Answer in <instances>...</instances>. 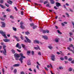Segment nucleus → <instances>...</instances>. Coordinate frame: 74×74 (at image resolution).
<instances>
[{
	"mask_svg": "<svg viewBox=\"0 0 74 74\" xmlns=\"http://www.w3.org/2000/svg\"><path fill=\"white\" fill-rule=\"evenodd\" d=\"M20 55L21 56V58L19 59V61L21 62V63H23L22 60L23 59V58H25V57L23 56V54L22 53H20Z\"/></svg>",
	"mask_w": 74,
	"mask_h": 74,
	"instance_id": "nucleus-1",
	"label": "nucleus"
},
{
	"mask_svg": "<svg viewBox=\"0 0 74 74\" xmlns=\"http://www.w3.org/2000/svg\"><path fill=\"white\" fill-rule=\"evenodd\" d=\"M6 46L5 45H3V50L2 51V52L3 53L4 55H6V53H7V51H6V49H5V47Z\"/></svg>",
	"mask_w": 74,
	"mask_h": 74,
	"instance_id": "nucleus-2",
	"label": "nucleus"
},
{
	"mask_svg": "<svg viewBox=\"0 0 74 74\" xmlns=\"http://www.w3.org/2000/svg\"><path fill=\"white\" fill-rule=\"evenodd\" d=\"M0 33L2 34L3 36L5 38H7L6 36L5 35V32H4L2 31L1 30L0 31Z\"/></svg>",
	"mask_w": 74,
	"mask_h": 74,
	"instance_id": "nucleus-3",
	"label": "nucleus"
},
{
	"mask_svg": "<svg viewBox=\"0 0 74 74\" xmlns=\"http://www.w3.org/2000/svg\"><path fill=\"white\" fill-rule=\"evenodd\" d=\"M25 38H26V40H24V41L25 42H27L29 43H31V42H32L31 40L28 38H27L26 36H25Z\"/></svg>",
	"mask_w": 74,
	"mask_h": 74,
	"instance_id": "nucleus-4",
	"label": "nucleus"
},
{
	"mask_svg": "<svg viewBox=\"0 0 74 74\" xmlns=\"http://www.w3.org/2000/svg\"><path fill=\"white\" fill-rule=\"evenodd\" d=\"M51 60L53 61H55V55H51Z\"/></svg>",
	"mask_w": 74,
	"mask_h": 74,
	"instance_id": "nucleus-5",
	"label": "nucleus"
},
{
	"mask_svg": "<svg viewBox=\"0 0 74 74\" xmlns=\"http://www.w3.org/2000/svg\"><path fill=\"white\" fill-rule=\"evenodd\" d=\"M34 43L35 44H40V41L37 40H35L34 41Z\"/></svg>",
	"mask_w": 74,
	"mask_h": 74,
	"instance_id": "nucleus-6",
	"label": "nucleus"
},
{
	"mask_svg": "<svg viewBox=\"0 0 74 74\" xmlns=\"http://www.w3.org/2000/svg\"><path fill=\"white\" fill-rule=\"evenodd\" d=\"M13 37L14 38H16V40H17V41L19 42L20 41V39L18 37H17L15 36H14Z\"/></svg>",
	"mask_w": 74,
	"mask_h": 74,
	"instance_id": "nucleus-7",
	"label": "nucleus"
},
{
	"mask_svg": "<svg viewBox=\"0 0 74 74\" xmlns=\"http://www.w3.org/2000/svg\"><path fill=\"white\" fill-rule=\"evenodd\" d=\"M1 24H2V25L1 26V27H5V23L4 22H1Z\"/></svg>",
	"mask_w": 74,
	"mask_h": 74,
	"instance_id": "nucleus-8",
	"label": "nucleus"
},
{
	"mask_svg": "<svg viewBox=\"0 0 74 74\" xmlns=\"http://www.w3.org/2000/svg\"><path fill=\"white\" fill-rule=\"evenodd\" d=\"M42 37L45 39V40H47L48 39V37H47V36H43Z\"/></svg>",
	"mask_w": 74,
	"mask_h": 74,
	"instance_id": "nucleus-9",
	"label": "nucleus"
},
{
	"mask_svg": "<svg viewBox=\"0 0 74 74\" xmlns=\"http://www.w3.org/2000/svg\"><path fill=\"white\" fill-rule=\"evenodd\" d=\"M73 49L74 50H72L71 49H70L69 47H68L67 49H68V50H69V51H72V52L74 53V47H73Z\"/></svg>",
	"mask_w": 74,
	"mask_h": 74,
	"instance_id": "nucleus-10",
	"label": "nucleus"
},
{
	"mask_svg": "<svg viewBox=\"0 0 74 74\" xmlns=\"http://www.w3.org/2000/svg\"><path fill=\"white\" fill-rule=\"evenodd\" d=\"M49 32V30H43L42 31V33H48Z\"/></svg>",
	"mask_w": 74,
	"mask_h": 74,
	"instance_id": "nucleus-11",
	"label": "nucleus"
},
{
	"mask_svg": "<svg viewBox=\"0 0 74 74\" xmlns=\"http://www.w3.org/2000/svg\"><path fill=\"white\" fill-rule=\"evenodd\" d=\"M56 6L57 7H59V6H61V5H60V3H56Z\"/></svg>",
	"mask_w": 74,
	"mask_h": 74,
	"instance_id": "nucleus-12",
	"label": "nucleus"
},
{
	"mask_svg": "<svg viewBox=\"0 0 74 74\" xmlns=\"http://www.w3.org/2000/svg\"><path fill=\"white\" fill-rule=\"evenodd\" d=\"M27 64L28 65V66H30V65L32 64V63H31V62H30V60H28L27 61Z\"/></svg>",
	"mask_w": 74,
	"mask_h": 74,
	"instance_id": "nucleus-13",
	"label": "nucleus"
},
{
	"mask_svg": "<svg viewBox=\"0 0 74 74\" xmlns=\"http://www.w3.org/2000/svg\"><path fill=\"white\" fill-rule=\"evenodd\" d=\"M4 41L5 42H9L10 41V39H3Z\"/></svg>",
	"mask_w": 74,
	"mask_h": 74,
	"instance_id": "nucleus-14",
	"label": "nucleus"
},
{
	"mask_svg": "<svg viewBox=\"0 0 74 74\" xmlns=\"http://www.w3.org/2000/svg\"><path fill=\"white\" fill-rule=\"evenodd\" d=\"M14 56L15 58H18V57H19V55L18 54H16V53H15L14 54Z\"/></svg>",
	"mask_w": 74,
	"mask_h": 74,
	"instance_id": "nucleus-15",
	"label": "nucleus"
},
{
	"mask_svg": "<svg viewBox=\"0 0 74 74\" xmlns=\"http://www.w3.org/2000/svg\"><path fill=\"white\" fill-rule=\"evenodd\" d=\"M19 64H15L13 65V66L14 67H19Z\"/></svg>",
	"mask_w": 74,
	"mask_h": 74,
	"instance_id": "nucleus-16",
	"label": "nucleus"
},
{
	"mask_svg": "<svg viewBox=\"0 0 74 74\" xmlns=\"http://www.w3.org/2000/svg\"><path fill=\"white\" fill-rule=\"evenodd\" d=\"M50 1L52 4H53L55 3V1H54V0H50Z\"/></svg>",
	"mask_w": 74,
	"mask_h": 74,
	"instance_id": "nucleus-17",
	"label": "nucleus"
},
{
	"mask_svg": "<svg viewBox=\"0 0 74 74\" xmlns=\"http://www.w3.org/2000/svg\"><path fill=\"white\" fill-rule=\"evenodd\" d=\"M7 2L10 4H12V2L10 0L8 1Z\"/></svg>",
	"mask_w": 74,
	"mask_h": 74,
	"instance_id": "nucleus-18",
	"label": "nucleus"
},
{
	"mask_svg": "<svg viewBox=\"0 0 74 74\" xmlns=\"http://www.w3.org/2000/svg\"><path fill=\"white\" fill-rule=\"evenodd\" d=\"M11 51L12 53L14 54L15 53V51L14 49H12Z\"/></svg>",
	"mask_w": 74,
	"mask_h": 74,
	"instance_id": "nucleus-19",
	"label": "nucleus"
},
{
	"mask_svg": "<svg viewBox=\"0 0 74 74\" xmlns=\"http://www.w3.org/2000/svg\"><path fill=\"white\" fill-rule=\"evenodd\" d=\"M37 47H34V49H36V50H37V49H40V48L39 47V46H38V45H37Z\"/></svg>",
	"mask_w": 74,
	"mask_h": 74,
	"instance_id": "nucleus-20",
	"label": "nucleus"
},
{
	"mask_svg": "<svg viewBox=\"0 0 74 74\" xmlns=\"http://www.w3.org/2000/svg\"><path fill=\"white\" fill-rule=\"evenodd\" d=\"M0 7H1L2 8H5V7L1 4H0Z\"/></svg>",
	"mask_w": 74,
	"mask_h": 74,
	"instance_id": "nucleus-21",
	"label": "nucleus"
},
{
	"mask_svg": "<svg viewBox=\"0 0 74 74\" xmlns=\"http://www.w3.org/2000/svg\"><path fill=\"white\" fill-rule=\"evenodd\" d=\"M25 34L26 35H29V34H30V33H29V32L27 31L25 32Z\"/></svg>",
	"mask_w": 74,
	"mask_h": 74,
	"instance_id": "nucleus-22",
	"label": "nucleus"
},
{
	"mask_svg": "<svg viewBox=\"0 0 74 74\" xmlns=\"http://www.w3.org/2000/svg\"><path fill=\"white\" fill-rule=\"evenodd\" d=\"M20 27L21 29H25V27L23 25H21Z\"/></svg>",
	"mask_w": 74,
	"mask_h": 74,
	"instance_id": "nucleus-23",
	"label": "nucleus"
},
{
	"mask_svg": "<svg viewBox=\"0 0 74 74\" xmlns=\"http://www.w3.org/2000/svg\"><path fill=\"white\" fill-rule=\"evenodd\" d=\"M13 30H14V31H15V32H16V28L15 27H12Z\"/></svg>",
	"mask_w": 74,
	"mask_h": 74,
	"instance_id": "nucleus-24",
	"label": "nucleus"
},
{
	"mask_svg": "<svg viewBox=\"0 0 74 74\" xmlns=\"http://www.w3.org/2000/svg\"><path fill=\"white\" fill-rule=\"evenodd\" d=\"M48 47L49 48V49H52V48H53V47H52L51 46H49Z\"/></svg>",
	"mask_w": 74,
	"mask_h": 74,
	"instance_id": "nucleus-25",
	"label": "nucleus"
},
{
	"mask_svg": "<svg viewBox=\"0 0 74 74\" xmlns=\"http://www.w3.org/2000/svg\"><path fill=\"white\" fill-rule=\"evenodd\" d=\"M37 26L36 25H35L34 26V25L33 26V29H36V28H37Z\"/></svg>",
	"mask_w": 74,
	"mask_h": 74,
	"instance_id": "nucleus-26",
	"label": "nucleus"
},
{
	"mask_svg": "<svg viewBox=\"0 0 74 74\" xmlns=\"http://www.w3.org/2000/svg\"><path fill=\"white\" fill-rule=\"evenodd\" d=\"M14 74H16V72H17V70L16 69H15L14 70Z\"/></svg>",
	"mask_w": 74,
	"mask_h": 74,
	"instance_id": "nucleus-27",
	"label": "nucleus"
},
{
	"mask_svg": "<svg viewBox=\"0 0 74 74\" xmlns=\"http://www.w3.org/2000/svg\"><path fill=\"white\" fill-rule=\"evenodd\" d=\"M21 46L23 48H25V45L23 44H21Z\"/></svg>",
	"mask_w": 74,
	"mask_h": 74,
	"instance_id": "nucleus-28",
	"label": "nucleus"
},
{
	"mask_svg": "<svg viewBox=\"0 0 74 74\" xmlns=\"http://www.w3.org/2000/svg\"><path fill=\"white\" fill-rule=\"evenodd\" d=\"M59 69L60 70H63V68L62 66H60L59 67Z\"/></svg>",
	"mask_w": 74,
	"mask_h": 74,
	"instance_id": "nucleus-29",
	"label": "nucleus"
},
{
	"mask_svg": "<svg viewBox=\"0 0 74 74\" xmlns=\"http://www.w3.org/2000/svg\"><path fill=\"white\" fill-rule=\"evenodd\" d=\"M57 32L58 33H59V34H62V33L60 32V31H59V30H57Z\"/></svg>",
	"mask_w": 74,
	"mask_h": 74,
	"instance_id": "nucleus-30",
	"label": "nucleus"
},
{
	"mask_svg": "<svg viewBox=\"0 0 74 74\" xmlns=\"http://www.w3.org/2000/svg\"><path fill=\"white\" fill-rule=\"evenodd\" d=\"M69 35L71 36L72 35H73V34L71 32H70L69 33Z\"/></svg>",
	"mask_w": 74,
	"mask_h": 74,
	"instance_id": "nucleus-31",
	"label": "nucleus"
},
{
	"mask_svg": "<svg viewBox=\"0 0 74 74\" xmlns=\"http://www.w3.org/2000/svg\"><path fill=\"white\" fill-rule=\"evenodd\" d=\"M72 70H73V69H72V68H69V71H72Z\"/></svg>",
	"mask_w": 74,
	"mask_h": 74,
	"instance_id": "nucleus-32",
	"label": "nucleus"
},
{
	"mask_svg": "<svg viewBox=\"0 0 74 74\" xmlns=\"http://www.w3.org/2000/svg\"><path fill=\"white\" fill-rule=\"evenodd\" d=\"M6 11L7 12H10L11 10L10 9L8 8L6 10Z\"/></svg>",
	"mask_w": 74,
	"mask_h": 74,
	"instance_id": "nucleus-33",
	"label": "nucleus"
},
{
	"mask_svg": "<svg viewBox=\"0 0 74 74\" xmlns=\"http://www.w3.org/2000/svg\"><path fill=\"white\" fill-rule=\"evenodd\" d=\"M69 47H71L73 48V47H74V45H73L72 44H71V45H70Z\"/></svg>",
	"mask_w": 74,
	"mask_h": 74,
	"instance_id": "nucleus-34",
	"label": "nucleus"
},
{
	"mask_svg": "<svg viewBox=\"0 0 74 74\" xmlns=\"http://www.w3.org/2000/svg\"><path fill=\"white\" fill-rule=\"evenodd\" d=\"M55 41L56 42H58V39L56 38L55 39Z\"/></svg>",
	"mask_w": 74,
	"mask_h": 74,
	"instance_id": "nucleus-35",
	"label": "nucleus"
},
{
	"mask_svg": "<svg viewBox=\"0 0 74 74\" xmlns=\"http://www.w3.org/2000/svg\"><path fill=\"white\" fill-rule=\"evenodd\" d=\"M10 18H11V19H14V16H13L11 15L10 16Z\"/></svg>",
	"mask_w": 74,
	"mask_h": 74,
	"instance_id": "nucleus-36",
	"label": "nucleus"
},
{
	"mask_svg": "<svg viewBox=\"0 0 74 74\" xmlns=\"http://www.w3.org/2000/svg\"><path fill=\"white\" fill-rule=\"evenodd\" d=\"M19 44L18 43H17L16 45V47L17 48H18V47H19Z\"/></svg>",
	"mask_w": 74,
	"mask_h": 74,
	"instance_id": "nucleus-37",
	"label": "nucleus"
},
{
	"mask_svg": "<svg viewBox=\"0 0 74 74\" xmlns=\"http://www.w3.org/2000/svg\"><path fill=\"white\" fill-rule=\"evenodd\" d=\"M1 21H4V20H5V18H1Z\"/></svg>",
	"mask_w": 74,
	"mask_h": 74,
	"instance_id": "nucleus-38",
	"label": "nucleus"
},
{
	"mask_svg": "<svg viewBox=\"0 0 74 74\" xmlns=\"http://www.w3.org/2000/svg\"><path fill=\"white\" fill-rule=\"evenodd\" d=\"M64 59H65V60H67L68 59V57L66 56H65L64 57Z\"/></svg>",
	"mask_w": 74,
	"mask_h": 74,
	"instance_id": "nucleus-39",
	"label": "nucleus"
},
{
	"mask_svg": "<svg viewBox=\"0 0 74 74\" xmlns=\"http://www.w3.org/2000/svg\"><path fill=\"white\" fill-rule=\"evenodd\" d=\"M21 40H23V37L22 36V35H21Z\"/></svg>",
	"mask_w": 74,
	"mask_h": 74,
	"instance_id": "nucleus-40",
	"label": "nucleus"
},
{
	"mask_svg": "<svg viewBox=\"0 0 74 74\" xmlns=\"http://www.w3.org/2000/svg\"><path fill=\"white\" fill-rule=\"evenodd\" d=\"M60 59L61 60H64V58L63 57H61L60 58Z\"/></svg>",
	"mask_w": 74,
	"mask_h": 74,
	"instance_id": "nucleus-41",
	"label": "nucleus"
},
{
	"mask_svg": "<svg viewBox=\"0 0 74 74\" xmlns=\"http://www.w3.org/2000/svg\"><path fill=\"white\" fill-rule=\"evenodd\" d=\"M3 0H0V3H1V4H2V3H3Z\"/></svg>",
	"mask_w": 74,
	"mask_h": 74,
	"instance_id": "nucleus-42",
	"label": "nucleus"
},
{
	"mask_svg": "<svg viewBox=\"0 0 74 74\" xmlns=\"http://www.w3.org/2000/svg\"><path fill=\"white\" fill-rule=\"evenodd\" d=\"M34 24L32 23V24H30V26H31L33 27V26H34Z\"/></svg>",
	"mask_w": 74,
	"mask_h": 74,
	"instance_id": "nucleus-43",
	"label": "nucleus"
},
{
	"mask_svg": "<svg viewBox=\"0 0 74 74\" xmlns=\"http://www.w3.org/2000/svg\"><path fill=\"white\" fill-rule=\"evenodd\" d=\"M19 57H16L15 59L16 60H19Z\"/></svg>",
	"mask_w": 74,
	"mask_h": 74,
	"instance_id": "nucleus-44",
	"label": "nucleus"
},
{
	"mask_svg": "<svg viewBox=\"0 0 74 74\" xmlns=\"http://www.w3.org/2000/svg\"><path fill=\"white\" fill-rule=\"evenodd\" d=\"M38 54L40 56H41V52H38Z\"/></svg>",
	"mask_w": 74,
	"mask_h": 74,
	"instance_id": "nucleus-45",
	"label": "nucleus"
},
{
	"mask_svg": "<svg viewBox=\"0 0 74 74\" xmlns=\"http://www.w3.org/2000/svg\"><path fill=\"white\" fill-rule=\"evenodd\" d=\"M21 74H25V72L23 71H21L20 73Z\"/></svg>",
	"mask_w": 74,
	"mask_h": 74,
	"instance_id": "nucleus-46",
	"label": "nucleus"
},
{
	"mask_svg": "<svg viewBox=\"0 0 74 74\" xmlns=\"http://www.w3.org/2000/svg\"><path fill=\"white\" fill-rule=\"evenodd\" d=\"M66 15H67V17H69V13H66Z\"/></svg>",
	"mask_w": 74,
	"mask_h": 74,
	"instance_id": "nucleus-47",
	"label": "nucleus"
},
{
	"mask_svg": "<svg viewBox=\"0 0 74 74\" xmlns=\"http://www.w3.org/2000/svg\"><path fill=\"white\" fill-rule=\"evenodd\" d=\"M5 5H6V6L7 7H9V5H8L7 4L5 3Z\"/></svg>",
	"mask_w": 74,
	"mask_h": 74,
	"instance_id": "nucleus-48",
	"label": "nucleus"
},
{
	"mask_svg": "<svg viewBox=\"0 0 74 74\" xmlns=\"http://www.w3.org/2000/svg\"><path fill=\"white\" fill-rule=\"evenodd\" d=\"M23 23L22 22H21L20 23V25H21V26H22V25H23Z\"/></svg>",
	"mask_w": 74,
	"mask_h": 74,
	"instance_id": "nucleus-49",
	"label": "nucleus"
},
{
	"mask_svg": "<svg viewBox=\"0 0 74 74\" xmlns=\"http://www.w3.org/2000/svg\"><path fill=\"white\" fill-rule=\"evenodd\" d=\"M45 70H46V71H48V68H47L46 67H45Z\"/></svg>",
	"mask_w": 74,
	"mask_h": 74,
	"instance_id": "nucleus-50",
	"label": "nucleus"
},
{
	"mask_svg": "<svg viewBox=\"0 0 74 74\" xmlns=\"http://www.w3.org/2000/svg\"><path fill=\"white\" fill-rule=\"evenodd\" d=\"M10 69L11 70H12L14 69V67L13 66H11Z\"/></svg>",
	"mask_w": 74,
	"mask_h": 74,
	"instance_id": "nucleus-51",
	"label": "nucleus"
},
{
	"mask_svg": "<svg viewBox=\"0 0 74 74\" xmlns=\"http://www.w3.org/2000/svg\"><path fill=\"white\" fill-rule=\"evenodd\" d=\"M31 51H28L27 52V54H28V53H30Z\"/></svg>",
	"mask_w": 74,
	"mask_h": 74,
	"instance_id": "nucleus-52",
	"label": "nucleus"
},
{
	"mask_svg": "<svg viewBox=\"0 0 74 74\" xmlns=\"http://www.w3.org/2000/svg\"><path fill=\"white\" fill-rule=\"evenodd\" d=\"M47 3H48L47 1H45L44 2V4H47Z\"/></svg>",
	"mask_w": 74,
	"mask_h": 74,
	"instance_id": "nucleus-53",
	"label": "nucleus"
},
{
	"mask_svg": "<svg viewBox=\"0 0 74 74\" xmlns=\"http://www.w3.org/2000/svg\"><path fill=\"white\" fill-rule=\"evenodd\" d=\"M39 2H40V3H43L44 1H43V0H40Z\"/></svg>",
	"mask_w": 74,
	"mask_h": 74,
	"instance_id": "nucleus-54",
	"label": "nucleus"
},
{
	"mask_svg": "<svg viewBox=\"0 0 74 74\" xmlns=\"http://www.w3.org/2000/svg\"><path fill=\"white\" fill-rule=\"evenodd\" d=\"M36 68H37V69H38V70H39V67L38 66V65H37L36 66Z\"/></svg>",
	"mask_w": 74,
	"mask_h": 74,
	"instance_id": "nucleus-55",
	"label": "nucleus"
},
{
	"mask_svg": "<svg viewBox=\"0 0 74 74\" xmlns=\"http://www.w3.org/2000/svg\"><path fill=\"white\" fill-rule=\"evenodd\" d=\"M68 60L69 61H71L72 60V58H69Z\"/></svg>",
	"mask_w": 74,
	"mask_h": 74,
	"instance_id": "nucleus-56",
	"label": "nucleus"
},
{
	"mask_svg": "<svg viewBox=\"0 0 74 74\" xmlns=\"http://www.w3.org/2000/svg\"><path fill=\"white\" fill-rule=\"evenodd\" d=\"M72 25H73V28H74V22L72 21Z\"/></svg>",
	"mask_w": 74,
	"mask_h": 74,
	"instance_id": "nucleus-57",
	"label": "nucleus"
},
{
	"mask_svg": "<svg viewBox=\"0 0 74 74\" xmlns=\"http://www.w3.org/2000/svg\"><path fill=\"white\" fill-rule=\"evenodd\" d=\"M61 25L62 26H65L64 24L63 23H62Z\"/></svg>",
	"mask_w": 74,
	"mask_h": 74,
	"instance_id": "nucleus-58",
	"label": "nucleus"
},
{
	"mask_svg": "<svg viewBox=\"0 0 74 74\" xmlns=\"http://www.w3.org/2000/svg\"><path fill=\"white\" fill-rule=\"evenodd\" d=\"M2 71L3 72V74H4V69H2Z\"/></svg>",
	"mask_w": 74,
	"mask_h": 74,
	"instance_id": "nucleus-59",
	"label": "nucleus"
},
{
	"mask_svg": "<svg viewBox=\"0 0 74 74\" xmlns=\"http://www.w3.org/2000/svg\"><path fill=\"white\" fill-rule=\"evenodd\" d=\"M69 10H70V11H71V12H74V11H73V10H72L71 9H70Z\"/></svg>",
	"mask_w": 74,
	"mask_h": 74,
	"instance_id": "nucleus-60",
	"label": "nucleus"
},
{
	"mask_svg": "<svg viewBox=\"0 0 74 74\" xmlns=\"http://www.w3.org/2000/svg\"><path fill=\"white\" fill-rule=\"evenodd\" d=\"M32 55H34V51H32Z\"/></svg>",
	"mask_w": 74,
	"mask_h": 74,
	"instance_id": "nucleus-61",
	"label": "nucleus"
},
{
	"mask_svg": "<svg viewBox=\"0 0 74 74\" xmlns=\"http://www.w3.org/2000/svg\"><path fill=\"white\" fill-rule=\"evenodd\" d=\"M54 8L56 10H58V8L56 7V6H54Z\"/></svg>",
	"mask_w": 74,
	"mask_h": 74,
	"instance_id": "nucleus-62",
	"label": "nucleus"
},
{
	"mask_svg": "<svg viewBox=\"0 0 74 74\" xmlns=\"http://www.w3.org/2000/svg\"><path fill=\"white\" fill-rule=\"evenodd\" d=\"M14 9H15L16 11H18V9L16 8V7H14Z\"/></svg>",
	"mask_w": 74,
	"mask_h": 74,
	"instance_id": "nucleus-63",
	"label": "nucleus"
},
{
	"mask_svg": "<svg viewBox=\"0 0 74 74\" xmlns=\"http://www.w3.org/2000/svg\"><path fill=\"white\" fill-rule=\"evenodd\" d=\"M55 27H56V29H58V27L57 26H55Z\"/></svg>",
	"mask_w": 74,
	"mask_h": 74,
	"instance_id": "nucleus-64",
	"label": "nucleus"
}]
</instances>
